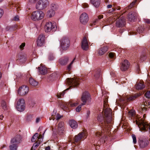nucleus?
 <instances>
[{
  "label": "nucleus",
  "instance_id": "f257e3e1",
  "mask_svg": "<svg viewBox=\"0 0 150 150\" xmlns=\"http://www.w3.org/2000/svg\"><path fill=\"white\" fill-rule=\"evenodd\" d=\"M103 110L104 112L105 117L103 116L102 114H100L98 115L97 118L101 130V132H98L95 134L96 137L99 138H102L106 134L105 133L107 132L109 129L110 127L109 124L112 123V110L109 108H106L104 103Z\"/></svg>",
  "mask_w": 150,
  "mask_h": 150
},
{
  "label": "nucleus",
  "instance_id": "f03ea898",
  "mask_svg": "<svg viewBox=\"0 0 150 150\" xmlns=\"http://www.w3.org/2000/svg\"><path fill=\"white\" fill-rule=\"evenodd\" d=\"M66 80L67 83L68 85H70V86L63 92L58 93L57 95L58 98H60L62 96H63L65 92L69 90L70 88H71V87L74 88L78 86L80 81L79 79H75L73 78L70 79L69 78L67 79Z\"/></svg>",
  "mask_w": 150,
  "mask_h": 150
},
{
  "label": "nucleus",
  "instance_id": "7ed1b4c3",
  "mask_svg": "<svg viewBox=\"0 0 150 150\" xmlns=\"http://www.w3.org/2000/svg\"><path fill=\"white\" fill-rule=\"evenodd\" d=\"M87 136V133L85 130H83L82 132L79 133L77 135H76L73 139V143L78 144L82 140H83L86 138Z\"/></svg>",
  "mask_w": 150,
  "mask_h": 150
},
{
  "label": "nucleus",
  "instance_id": "20e7f679",
  "mask_svg": "<svg viewBox=\"0 0 150 150\" xmlns=\"http://www.w3.org/2000/svg\"><path fill=\"white\" fill-rule=\"evenodd\" d=\"M44 16L43 12L41 11H37L33 12L31 16V19L34 21H38L42 19Z\"/></svg>",
  "mask_w": 150,
  "mask_h": 150
},
{
  "label": "nucleus",
  "instance_id": "39448f33",
  "mask_svg": "<svg viewBox=\"0 0 150 150\" xmlns=\"http://www.w3.org/2000/svg\"><path fill=\"white\" fill-rule=\"evenodd\" d=\"M57 29L56 23H52L50 22L47 23L44 27V30L46 32H49L51 30L55 31Z\"/></svg>",
  "mask_w": 150,
  "mask_h": 150
},
{
  "label": "nucleus",
  "instance_id": "423d86ee",
  "mask_svg": "<svg viewBox=\"0 0 150 150\" xmlns=\"http://www.w3.org/2000/svg\"><path fill=\"white\" fill-rule=\"evenodd\" d=\"M49 4L47 0H40L36 4V8L38 10H42L46 8Z\"/></svg>",
  "mask_w": 150,
  "mask_h": 150
},
{
  "label": "nucleus",
  "instance_id": "0eeeda50",
  "mask_svg": "<svg viewBox=\"0 0 150 150\" xmlns=\"http://www.w3.org/2000/svg\"><path fill=\"white\" fill-rule=\"evenodd\" d=\"M61 47V48L65 50L67 49L70 46V41L67 37L63 38L60 41Z\"/></svg>",
  "mask_w": 150,
  "mask_h": 150
},
{
  "label": "nucleus",
  "instance_id": "6e6552de",
  "mask_svg": "<svg viewBox=\"0 0 150 150\" xmlns=\"http://www.w3.org/2000/svg\"><path fill=\"white\" fill-rule=\"evenodd\" d=\"M90 99V95L88 92L85 91L83 92L81 98V100L83 102L81 105H85L87 102L89 101Z\"/></svg>",
  "mask_w": 150,
  "mask_h": 150
},
{
  "label": "nucleus",
  "instance_id": "1a4fd4ad",
  "mask_svg": "<svg viewBox=\"0 0 150 150\" xmlns=\"http://www.w3.org/2000/svg\"><path fill=\"white\" fill-rule=\"evenodd\" d=\"M78 103L77 102H74L72 101H69L68 103H63L61 104V107L64 110L67 109L68 107H75L77 106Z\"/></svg>",
  "mask_w": 150,
  "mask_h": 150
},
{
  "label": "nucleus",
  "instance_id": "9d476101",
  "mask_svg": "<svg viewBox=\"0 0 150 150\" xmlns=\"http://www.w3.org/2000/svg\"><path fill=\"white\" fill-rule=\"evenodd\" d=\"M16 107L18 111H23L25 108L24 100L23 99H20L17 103Z\"/></svg>",
  "mask_w": 150,
  "mask_h": 150
},
{
  "label": "nucleus",
  "instance_id": "9b49d317",
  "mask_svg": "<svg viewBox=\"0 0 150 150\" xmlns=\"http://www.w3.org/2000/svg\"><path fill=\"white\" fill-rule=\"evenodd\" d=\"M29 91V88L25 85L21 86L18 90V94L21 96H24Z\"/></svg>",
  "mask_w": 150,
  "mask_h": 150
},
{
  "label": "nucleus",
  "instance_id": "f8f14e48",
  "mask_svg": "<svg viewBox=\"0 0 150 150\" xmlns=\"http://www.w3.org/2000/svg\"><path fill=\"white\" fill-rule=\"evenodd\" d=\"M57 132L58 134L60 135H62L64 134V127L63 122H60L59 123Z\"/></svg>",
  "mask_w": 150,
  "mask_h": 150
},
{
  "label": "nucleus",
  "instance_id": "ddd939ff",
  "mask_svg": "<svg viewBox=\"0 0 150 150\" xmlns=\"http://www.w3.org/2000/svg\"><path fill=\"white\" fill-rule=\"evenodd\" d=\"M149 139L148 138H144L142 139H139V144L140 147L143 148L146 147L149 144Z\"/></svg>",
  "mask_w": 150,
  "mask_h": 150
},
{
  "label": "nucleus",
  "instance_id": "4468645a",
  "mask_svg": "<svg viewBox=\"0 0 150 150\" xmlns=\"http://www.w3.org/2000/svg\"><path fill=\"white\" fill-rule=\"evenodd\" d=\"M125 18L123 16H122L120 19L117 21L116 25L118 27H122L125 26Z\"/></svg>",
  "mask_w": 150,
  "mask_h": 150
},
{
  "label": "nucleus",
  "instance_id": "2eb2a0df",
  "mask_svg": "<svg viewBox=\"0 0 150 150\" xmlns=\"http://www.w3.org/2000/svg\"><path fill=\"white\" fill-rule=\"evenodd\" d=\"M80 20L81 22L83 24H86L88 20V15L85 13H82L80 16Z\"/></svg>",
  "mask_w": 150,
  "mask_h": 150
},
{
  "label": "nucleus",
  "instance_id": "dca6fc26",
  "mask_svg": "<svg viewBox=\"0 0 150 150\" xmlns=\"http://www.w3.org/2000/svg\"><path fill=\"white\" fill-rule=\"evenodd\" d=\"M137 13L136 12L132 11L128 14V17L129 20L131 21H134L137 18Z\"/></svg>",
  "mask_w": 150,
  "mask_h": 150
},
{
  "label": "nucleus",
  "instance_id": "f3484780",
  "mask_svg": "<svg viewBox=\"0 0 150 150\" xmlns=\"http://www.w3.org/2000/svg\"><path fill=\"white\" fill-rule=\"evenodd\" d=\"M21 138L20 135H17L11 139V144L15 143L16 144H17L21 142Z\"/></svg>",
  "mask_w": 150,
  "mask_h": 150
},
{
  "label": "nucleus",
  "instance_id": "a211bd4d",
  "mask_svg": "<svg viewBox=\"0 0 150 150\" xmlns=\"http://www.w3.org/2000/svg\"><path fill=\"white\" fill-rule=\"evenodd\" d=\"M81 47L84 50H86L88 48L87 39L86 37H84L81 42Z\"/></svg>",
  "mask_w": 150,
  "mask_h": 150
},
{
  "label": "nucleus",
  "instance_id": "6ab92c4d",
  "mask_svg": "<svg viewBox=\"0 0 150 150\" xmlns=\"http://www.w3.org/2000/svg\"><path fill=\"white\" fill-rule=\"evenodd\" d=\"M129 62L127 60H125L122 63L120 69L122 71H125L129 68Z\"/></svg>",
  "mask_w": 150,
  "mask_h": 150
},
{
  "label": "nucleus",
  "instance_id": "aec40b11",
  "mask_svg": "<svg viewBox=\"0 0 150 150\" xmlns=\"http://www.w3.org/2000/svg\"><path fill=\"white\" fill-rule=\"evenodd\" d=\"M137 2V0H135L134 1L132 2L127 7L125 8L123 11H121L120 12V13L119 14L120 15V16L122 15L124 13L126 12L127 10H129L131 8L135 5V3Z\"/></svg>",
  "mask_w": 150,
  "mask_h": 150
},
{
  "label": "nucleus",
  "instance_id": "412c9836",
  "mask_svg": "<svg viewBox=\"0 0 150 150\" xmlns=\"http://www.w3.org/2000/svg\"><path fill=\"white\" fill-rule=\"evenodd\" d=\"M45 41V36L42 35H40L37 40V45L38 46H41L44 43Z\"/></svg>",
  "mask_w": 150,
  "mask_h": 150
},
{
  "label": "nucleus",
  "instance_id": "4be33fe9",
  "mask_svg": "<svg viewBox=\"0 0 150 150\" xmlns=\"http://www.w3.org/2000/svg\"><path fill=\"white\" fill-rule=\"evenodd\" d=\"M40 65V66L38 67L40 74L43 75L46 74L47 72V68L45 66H43L42 64H41Z\"/></svg>",
  "mask_w": 150,
  "mask_h": 150
},
{
  "label": "nucleus",
  "instance_id": "5701e85b",
  "mask_svg": "<svg viewBox=\"0 0 150 150\" xmlns=\"http://www.w3.org/2000/svg\"><path fill=\"white\" fill-rule=\"evenodd\" d=\"M108 48L107 46H103L98 50V52L99 55H103L108 50Z\"/></svg>",
  "mask_w": 150,
  "mask_h": 150
},
{
  "label": "nucleus",
  "instance_id": "b1692460",
  "mask_svg": "<svg viewBox=\"0 0 150 150\" xmlns=\"http://www.w3.org/2000/svg\"><path fill=\"white\" fill-rule=\"evenodd\" d=\"M69 61V58L67 57L60 58L59 60V63L62 65H66Z\"/></svg>",
  "mask_w": 150,
  "mask_h": 150
},
{
  "label": "nucleus",
  "instance_id": "393cba45",
  "mask_svg": "<svg viewBox=\"0 0 150 150\" xmlns=\"http://www.w3.org/2000/svg\"><path fill=\"white\" fill-rule=\"evenodd\" d=\"M69 125L73 129L77 128L78 125L77 122L74 120H71L69 121Z\"/></svg>",
  "mask_w": 150,
  "mask_h": 150
},
{
  "label": "nucleus",
  "instance_id": "a878e982",
  "mask_svg": "<svg viewBox=\"0 0 150 150\" xmlns=\"http://www.w3.org/2000/svg\"><path fill=\"white\" fill-rule=\"evenodd\" d=\"M26 55L25 54H21L19 56L18 59L17 60L18 62H20L22 63L24 62L26 60Z\"/></svg>",
  "mask_w": 150,
  "mask_h": 150
},
{
  "label": "nucleus",
  "instance_id": "bb28decb",
  "mask_svg": "<svg viewBox=\"0 0 150 150\" xmlns=\"http://www.w3.org/2000/svg\"><path fill=\"white\" fill-rule=\"evenodd\" d=\"M91 143V146H93V149H95L96 150H98L99 149L100 144H97L98 142H97V141H95L93 140L92 142H90Z\"/></svg>",
  "mask_w": 150,
  "mask_h": 150
},
{
  "label": "nucleus",
  "instance_id": "cd10ccee",
  "mask_svg": "<svg viewBox=\"0 0 150 150\" xmlns=\"http://www.w3.org/2000/svg\"><path fill=\"white\" fill-rule=\"evenodd\" d=\"M19 28L17 24H14L8 26L6 28V30H10L13 31Z\"/></svg>",
  "mask_w": 150,
  "mask_h": 150
},
{
  "label": "nucleus",
  "instance_id": "c85d7f7f",
  "mask_svg": "<svg viewBox=\"0 0 150 150\" xmlns=\"http://www.w3.org/2000/svg\"><path fill=\"white\" fill-rule=\"evenodd\" d=\"M90 2L96 8L98 7L100 4V0H90Z\"/></svg>",
  "mask_w": 150,
  "mask_h": 150
},
{
  "label": "nucleus",
  "instance_id": "c756f323",
  "mask_svg": "<svg viewBox=\"0 0 150 150\" xmlns=\"http://www.w3.org/2000/svg\"><path fill=\"white\" fill-rule=\"evenodd\" d=\"M144 82L140 80L139 83L136 85V88L137 90H141L144 88Z\"/></svg>",
  "mask_w": 150,
  "mask_h": 150
},
{
  "label": "nucleus",
  "instance_id": "7c9ffc66",
  "mask_svg": "<svg viewBox=\"0 0 150 150\" xmlns=\"http://www.w3.org/2000/svg\"><path fill=\"white\" fill-rule=\"evenodd\" d=\"M101 70L100 69L98 68L96 70H95L94 71V77L95 78L97 79L100 76Z\"/></svg>",
  "mask_w": 150,
  "mask_h": 150
},
{
  "label": "nucleus",
  "instance_id": "2f4dec72",
  "mask_svg": "<svg viewBox=\"0 0 150 150\" xmlns=\"http://www.w3.org/2000/svg\"><path fill=\"white\" fill-rule=\"evenodd\" d=\"M135 112L134 110H131L128 112V116L131 119L132 117H134Z\"/></svg>",
  "mask_w": 150,
  "mask_h": 150
},
{
  "label": "nucleus",
  "instance_id": "473e14b6",
  "mask_svg": "<svg viewBox=\"0 0 150 150\" xmlns=\"http://www.w3.org/2000/svg\"><path fill=\"white\" fill-rule=\"evenodd\" d=\"M29 82L30 84L33 86H36L38 84V82L32 78H30Z\"/></svg>",
  "mask_w": 150,
  "mask_h": 150
},
{
  "label": "nucleus",
  "instance_id": "72a5a7b5",
  "mask_svg": "<svg viewBox=\"0 0 150 150\" xmlns=\"http://www.w3.org/2000/svg\"><path fill=\"white\" fill-rule=\"evenodd\" d=\"M145 29L144 26H141L137 29V32L139 33H143Z\"/></svg>",
  "mask_w": 150,
  "mask_h": 150
},
{
  "label": "nucleus",
  "instance_id": "f704fd0d",
  "mask_svg": "<svg viewBox=\"0 0 150 150\" xmlns=\"http://www.w3.org/2000/svg\"><path fill=\"white\" fill-rule=\"evenodd\" d=\"M149 54H148L147 55L146 54H143V55H142L140 56V59L142 61H144V60L147 57H149V56L150 55V48H149Z\"/></svg>",
  "mask_w": 150,
  "mask_h": 150
},
{
  "label": "nucleus",
  "instance_id": "c9c22d12",
  "mask_svg": "<svg viewBox=\"0 0 150 150\" xmlns=\"http://www.w3.org/2000/svg\"><path fill=\"white\" fill-rule=\"evenodd\" d=\"M47 15L50 17H51L54 16L55 13V11L50 9L47 12Z\"/></svg>",
  "mask_w": 150,
  "mask_h": 150
},
{
  "label": "nucleus",
  "instance_id": "e433bc0d",
  "mask_svg": "<svg viewBox=\"0 0 150 150\" xmlns=\"http://www.w3.org/2000/svg\"><path fill=\"white\" fill-rule=\"evenodd\" d=\"M58 7V5L57 4L55 3H52L51 4V9L55 11L57 9Z\"/></svg>",
  "mask_w": 150,
  "mask_h": 150
},
{
  "label": "nucleus",
  "instance_id": "4c0bfd02",
  "mask_svg": "<svg viewBox=\"0 0 150 150\" xmlns=\"http://www.w3.org/2000/svg\"><path fill=\"white\" fill-rule=\"evenodd\" d=\"M1 107L4 110L7 109V106L6 102L4 100H2L1 102Z\"/></svg>",
  "mask_w": 150,
  "mask_h": 150
},
{
  "label": "nucleus",
  "instance_id": "58836bf2",
  "mask_svg": "<svg viewBox=\"0 0 150 150\" xmlns=\"http://www.w3.org/2000/svg\"><path fill=\"white\" fill-rule=\"evenodd\" d=\"M38 133H36L32 137L31 141L33 142H35L37 140L38 141Z\"/></svg>",
  "mask_w": 150,
  "mask_h": 150
},
{
  "label": "nucleus",
  "instance_id": "ea45409f",
  "mask_svg": "<svg viewBox=\"0 0 150 150\" xmlns=\"http://www.w3.org/2000/svg\"><path fill=\"white\" fill-rule=\"evenodd\" d=\"M18 146L16 144H13L9 146L10 150H17Z\"/></svg>",
  "mask_w": 150,
  "mask_h": 150
},
{
  "label": "nucleus",
  "instance_id": "a19ab883",
  "mask_svg": "<svg viewBox=\"0 0 150 150\" xmlns=\"http://www.w3.org/2000/svg\"><path fill=\"white\" fill-rule=\"evenodd\" d=\"M39 144L40 143H38V142H36L34 143L30 150H35L36 149L37 147L39 145Z\"/></svg>",
  "mask_w": 150,
  "mask_h": 150
},
{
  "label": "nucleus",
  "instance_id": "79ce46f5",
  "mask_svg": "<svg viewBox=\"0 0 150 150\" xmlns=\"http://www.w3.org/2000/svg\"><path fill=\"white\" fill-rule=\"evenodd\" d=\"M109 57L111 59H115V54L113 52H110L109 54Z\"/></svg>",
  "mask_w": 150,
  "mask_h": 150
},
{
  "label": "nucleus",
  "instance_id": "37998d69",
  "mask_svg": "<svg viewBox=\"0 0 150 150\" xmlns=\"http://www.w3.org/2000/svg\"><path fill=\"white\" fill-rule=\"evenodd\" d=\"M103 18V15H100L98 16V18L96 19L93 23L94 25H95L97 22L98 21Z\"/></svg>",
  "mask_w": 150,
  "mask_h": 150
},
{
  "label": "nucleus",
  "instance_id": "c03bdc74",
  "mask_svg": "<svg viewBox=\"0 0 150 150\" xmlns=\"http://www.w3.org/2000/svg\"><path fill=\"white\" fill-rule=\"evenodd\" d=\"M75 58H74V59L67 66V70L69 71L71 69V65L73 64L74 61L75 59Z\"/></svg>",
  "mask_w": 150,
  "mask_h": 150
},
{
  "label": "nucleus",
  "instance_id": "a18cd8bd",
  "mask_svg": "<svg viewBox=\"0 0 150 150\" xmlns=\"http://www.w3.org/2000/svg\"><path fill=\"white\" fill-rule=\"evenodd\" d=\"M137 97L136 96H131L128 98L127 100L129 101H132L135 99Z\"/></svg>",
  "mask_w": 150,
  "mask_h": 150
},
{
  "label": "nucleus",
  "instance_id": "49530a36",
  "mask_svg": "<svg viewBox=\"0 0 150 150\" xmlns=\"http://www.w3.org/2000/svg\"><path fill=\"white\" fill-rule=\"evenodd\" d=\"M38 141L37 142H38V143H40V142H41L42 141L43 137L41 134H40L38 136Z\"/></svg>",
  "mask_w": 150,
  "mask_h": 150
},
{
  "label": "nucleus",
  "instance_id": "de8ad7c7",
  "mask_svg": "<svg viewBox=\"0 0 150 150\" xmlns=\"http://www.w3.org/2000/svg\"><path fill=\"white\" fill-rule=\"evenodd\" d=\"M132 136L133 140V142L134 144H136L137 143V140L136 136L135 134H132Z\"/></svg>",
  "mask_w": 150,
  "mask_h": 150
},
{
  "label": "nucleus",
  "instance_id": "09e8293b",
  "mask_svg": "<svg viewBox=\"0 0 150 150\" xmlns=\"http://www.w3.org/2000/svg\"><path fill=\"white\" fill-rule=\"evenodd\" d=\"M48 59L50 60H52L54 59V57L52 54H50L48 56Z\"/></svg>",
  "mask_w": 150,
  "mask_h": 150
},
{
  "label": "nucleus",
  "instance_id": "8fccbe9b",
  "mask_svg": "<svg viewBox=\"0 0 150 150\" xmlns=\"http://www.w3.org/2000/svg\"><path fill=\"white\" fill-rule=\"evenodd\" d=\"M13 20L17 21L19 20V17L18 15L16 16L13 19Z\"/></svg>",
  "mask_w": 150,
  "mask_h": 150
},
{
  "label": "nucleus",
  "instance_id": "3c124183",
  "mask_svg": "<svg viewBox=\"0 0 150 150\" xmlns=\"http://www.w3.org/2000/svg\"><path fill=\"white\" fill-rule=\"evenodd\" d=\"M146 97L149 98H150V91H147L145 94Z\"/></svg>",
  "mask_w": 150,
  "mask_h": 150
},
{
  "label": "nucleus",
  "instance_id": "603ef678",
  "mask_svg": "<svg viewBox=\"0 0 150 150\" xmlns=\"http://www.w3.org/2000/svg\"><path fill=\"white\" fill-rule=\"evenodd\" d=\"M25 45V43L23 42L20 46L19 47L21 50H22L23 49Z\"/></svg>",
  "mask_w": 150,
  "mask_h": 150
},
{
  "label": "nucleus",
  "instance_id": "864d4df0",
  "mask_svg": "<svg viewBox=\"0 0 150 150\" xmlns=\"http://www.w3.org/2000/svg\"><path fill=\"white\" fill-rule=\"evenodd\" d=\"M82 105L81 104L79 105L76 108V110L77 112H79L81 109V106Z\"/></svg>",
  "mask_w": 150,
  "mask_h": 150
},
{
  "label": "nucleus",
  "instance_id": "5fc2aeb1",
  "mask_svg": "<svg viewBox=\"0 0 150 150\" xmlns=\"http://www.w3.org/2000/svg\"><path fill=\"white\" fill-rule=\"evenodd\" d=\"M141 108L142 113H144L146 111L147 109V108L144 107L143 108L141 107Z\"/></svg>",
  "mask_w": 150,
  "mask_h": 150
},
{
  "label": "nucleus",
  "instance_id": "6e6d98bb",
  "mask_svg": "<svg viewBox=\"0 0 150 150\" xmlns=\"http://www.w3.org/2000/svg\"><path fill=\"white\" fill-rule=\"evenodd\" d=\"M83 7L84 8L88 7L89 5L88 4L86 3H84L82 4Z\"/></svg>",
  "mask_w": 150,
  "mask_h": 150
},
{
  "label": "nucleus",
  "instance_id": "4d7b16f0",
  "mask_svg": "<svg viewBox=\"0 0 150 150\" xmlns=\"http://www.w3.org/2000/svg\"><path fill=\"white\" fill-rule=\"evenodd\" d=\"M4 13V11L1 9H0V18L2 17Z\"/></svg>",
  "mask_w": 150,
  "mask_h": 150
},
{
  "label": "nucleus",
  "instance_id": "13d9d810",
  "mask_svg": "<svg viewBox=\"0 0 150 150\" xmlns=\"http://www.w3.org/2000/svg\"><path fill=\"white\" fill-rule=\"evenodd\" d=\"M90 114V111L89 110H88L87 112V115L86 116V119H88L89 117V115Z\"/></svg>",
  "mask_w": 150,
  "mask_h": 150
},
{
  "label": "nucleus",
  "instance_id": "bf43d9fd",
  "mask_svg": "<svg viewBox=\"0 0 150 150\" xmlns=\"http://www.w3.org/2000/svg\"><path fill=\"white\" fill-rule=\"evenodd\" d=\"M144 21L145 23L149 24L150 23V20L148 19H145Z\"/></svg>",
  "mask_w": 150,
  "mask_h": 150
},
{
  "label": "nucleus",
  "instance_id": "052dcab7",
  "mask_svg": "<svg viewBox=\"0 0 150 150\" xmlns=\"http://www.w3.org/2000/svg\"><path fill=\"white\" fill-rule=\"evenodd\" d=\"M61 118V116L60 115L58 114H57V120H58Z\"/></svg>",
  "mask_w": 150,
  "mask_h": 150
},
{
  "label": "nucleus",
  "instance_id": "680f3d73",
  "mask_svg": "<svg viewBox=\"0 0 150 150\" xmlns=\"http://www.w3.org/2000/svg\"><path fill=\"white\" fill-rule=\"evenodd\" d=\"M40 118L38 117V118H37L36 119V123L40 121Z\"/></svg>",
  "mask_w": 150,
  "mask_h": 150
},
{
  "label": "nucleus",
  "instance_id": "e2e57ef3",
  "mask_svg": "<svg viewBox=\"0 0 150 150\" xmlns=\"http://www.w3.org/2000/svg\"><path fill=\"white\" fill-rule=\"evenodd\" d=\"M45 150H50V146H48L45 147Z\"/></svg>",
  "mask_w": 150,
  "mask_h": 150
},
{
  "label": "nucleus",
  "instance_id": "0e129e2a",
  "mask_svg": "<svg viewBox=\"0 0 150 150\" xmlns=\"http://www.w3.org/2000/svg\"><path fill=\"white\" fill-rule=\"evenodd\" d=\"M56 110H54L53 112V114L52 115V116H53L54 115L56 114Z\"/></svg>",
  "mask_w": 150,
  "mask_h": 150
},
{
  "label": "nucleus",
  "instance_id": "69168bd1",
  "mask_svg": "<svg viewBox=\"0 0 150 150\" xmlns=\"http://www.w3.org/2000/svg\"><path fill=\"white\" fill-rule=\"evenodd\" d=\"M112 5L111 4H109L107 6V7L108 8H110L112 7Z\"/></svg>",
  "mask_w": 150,
  "mask_h": 150
},
{
  "label": "nucleus",
  "instance_id": "338daca9",
  "mask_svg": "<svg viewBox=\"0 0 150 150\" xmlns=\"http://www.w3.org/2000/svg\"><path fill=\"white\" fill-rule=\"evenodd\" d=\"M16 5H15V6H16V10H17V11H18L19 10H20L21 9H20V8L19 7H17V6H16Z\"/></svg>",
  "mask_w": 150,
  "mask_h": 150
},
{
  "label": "nucleus",
  "instance_id": "774afa93",
  "mask_svg": "<svg viewBox=\"0 0 150 150\" xmlns=\"http://www.w3.org/2000/svg\"><path fill=\"white\" fill-rule=\"evenodd\" d=\"M115 9L112 8V9L109 10V12L111 13L113 11H115Z\"/></svg>",
  "mask_w": 150,
  "mask_h": 150
}]
</instances>
